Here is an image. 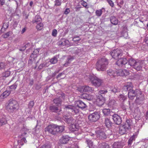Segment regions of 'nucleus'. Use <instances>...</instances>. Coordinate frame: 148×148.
<instances>
[{
    "label": "nucleus",
    "instance_id": "f257e3e1",
    "mask_svg": "<svg viewBox=\"0 0 148 148\" xmlns=\"http://www.w3.org/2000/svg\"><path fill=\"white\" fill-rule=\"evenodd\" d=\"M87 106L82 101L80 100H78L75 102V134L78 135L79 133L77 132L79 130L80 127L79 125V123L81 122L80 116L79 114V110H83Z\"/></svg>",
    "mask_w": 148,
    "mask_h": 148
},
{
    "label": "nucleus",
    "instance_id": "f03ea898",
    "mask_svg": "<svg viewBox=\"0 0 148 148\" xmlns=\"http://www.w3.org/2000/svg\"><path fill=\"white\" fill-rule=\"evenodd\" d=\"M64 130L63 126H58L56 124H51L48 125L45 129V132H48L53 135L61 133Z\"/></svg>",
    "mask_w": 148,
    "mask_h": 148
},
{
    "label": "nucleus",
    "instance_id": "7ed1b4c3",
    "mask_svg": "<svg viewBox=\"0 0 148 148\" xmlns=\"http://www.w3.org/2000/svg\"><path fill=\"white\" fill-rule=\"evenodd\" d=\"M108 64V60L105 57L99 59L96 64V69L99 71H105Z\"/></svg>",
    "mask_w": 148,
    "mask_h": 148
},
{
    "label": "nucleus",
    "instance_id": "20e7f679",
    "mask_svg": "<svg viewBox=\"0 0 148 148\" xmlns=\"http://www.w3.org/2000/svg\"><path fill=\"white\" fill-rule=\"evenodd\" d=\"M112 134L111 131L109 129L106 130L104 129H101L96 131V136L100 140H104L109 137Z\"/></svg>",
    "mask_w": 148,
    "mask_h": 148
},
{
    "label": "nucleus",
    "instance_id": "39448f33",
    "mask_svg": "<svg viewBox=\"0 0 148 148\" xmlns=\"http://www.w3.org/2000/svg\"><path fill=\"white\" fill-rule=\"evenodd\" d=\"M8 102L7 108L10 112H15L19 108V104L15 100L11 99L9 100Z\"/></svg>",
    "mask_w": 148,
    "mask_h": 148
},
{
    "label": "nucleus",
    "instance_id": "423d86ee",
    "mask_svg": "<svg viewBox=\"0 0 148 148\" xmlns=\"http://www.w3.org/2000/svg\"><path fill=\"white\" fill-rule=\"evenodd\" d=\"M89 78L92 85L96 87H100L103 83L102 79L97 77L94 75L90 76Z\"/></svg>",
    "mask_w": 148,
    "mask_h": 148
},
{
    "label": "nucleus",
    "instance_id": "0eeeda50",
    "mask_svg": "<svg viewBox=\"0 0 148 148\" xmlns=\"http://www.w3.org/2000/svg\"><path fill=\"white\" fill-rule=\"evenodd\" d=\"M63 120L66 122L71 125L69 127V129L71 132H74V128L73 127V119L72 116L71 115H64L63 117Z\"/></svg>",
    "mask_w": 148,
    "mask_h": 148
},
{
    "label": "nucleus",
    "instance_id": "6e6552de",
    "mask_svg": "<svg viewBox=\"0 0 148 148\" xmlns=\"http://www.w3.org/2000/svg\"><path fill=\"white\" fill-rule=\"evenodd\" d=\"M110 54L113 58L117 60L122 55V51L120 49L112 50L111 51Z\"/></svg>",
    "mask_w": 148,
    "mask_h": 148
},
{
    "label": "nucleus",
    "instance_id": "1a4fd4ad",
    "mask_svg": "<svg viewBox=\"0 0 148 148\" xmlns=\"http://www.w3.org/2000/svg\"><path fill=\"white\" fill-rule=\"evenodd\" d=\"M142 92L139 90H133L132 88L131 89L129 92H128V95L129 99L131 100L134 99L135 97L141 95Z\"/></svg>",
    "mask_w": 148,
    "mask_h": 148
},
{
    "label": "nucleus",
    "instance_id": "9d476101",
    "mask_svg": "<svg viewBox=\"0 0 148 148\" xmlns=\"http://www.w3.org/2000/svg\"><path fill=\"white\" fill-rule=\"evenodd\" d=\"M100 117V112L96 111L89 115L88 116V119L91 122H95L99 119Z\"/></svg>",
    "mask_w": 148,
    "mask_h": 148
},
{
    "label": "nucleus",
    "instance_id": "9b49d317",
    "mask_svg": "<svg viewBox=\"0 0 148 148\" xmlns=\"http://www.w3.org/2000/svg\"><path fill=\"white\" fill-rule=\"evenodd\" d=\"M143 61L140 60H137L133 68L137 71H140L142 69Z\"/></svg>",
    "mask_w": 148,
    "mask_h": 148
},
{
    "label": "nucleus",
    "instance_id": "f8f14e48",
    "mask_svg": "<svg viewBox=\"0 0 148 148\" xmlns=\"http://www.w3.org/2000/svg\"><path fill=\"white\" fill-rule=\"evenodd\" d=\"M127 62V60L125 58H122L119 59L116 62V64L119 66L122 67L126 64Z\"/></svg>",
    "mask_w": 148,
    "mask_h": 148
},
{
    "label": "nucleus",
    "instance_id": "ddd939ff",
    "mask_svg": "<svg viewBox=\"0 0 148 148\" xmlns=\"http://www.w3.org/2000/svg\"><path fill=\"white\" fill-rule=\"evenodd\" d=\"M112 119L114 122L117 125H120L122 120L121 117L117 114H115L112 115Z\"/></svg>",
    "mask_w": 148,
    "mask_h": 148
},
{
    "label": "nucleus",
    "instance_id": "4468645a",
    "mask_svg": "<svg viewBox=\"0 0 148 148\" xmlns=\"http://www.w3.org/2000/svg\"><path fill=\"white\" fill-rule=\"evenodd\" d=\"M144 99V96L142 93H141V95L137 97L135 100V102L137 104H142L143 103V101Z\"/></svg>",
    "mask_w": 148,
    "mask_h": 148
},
{
    "label": "nucleus",
    "instance_id": "2eb2a0df",
    "mask_svg": "<svg viewBox=\"0 0 148 148\" xmlns=\"http://www.w3.org/2000/svg\"><path fill=\"white\" fill-rule=\"evenodd\" d=\"M128 130L129 127H127L126 125H121L120 126L119 133L121 135H123L125 134Z\"/></svg>",
    "mask_w": 148,
    "mask_h": 148
},
{
    "label": "nucleus",
    "instance_id": "dca6fc26",
    "mask_svg": "<svg viewBox=\"0 0 148 148\" xmlns=\"http://www.w3.org/2000/svg\"><path fill=\"white\" fill-rule=\"evenodd\" d=\"M125 145L123 141L115 142L112 145V148H123Z\"/></svg>",
    "mask_w": 148,
    "mask_h": 148
},
{
    "label": "nucleus",
    "instance_id": "f3484780",
    "mask_svg": "<svg viewBox=\"0 0 148 148\" xmlns=\"http://www.w3.org/2000/svg\"><path fill=\"white\" fill-rule=\"evenodd\" d=\"M50 110L53 112L57 113L58 114H59V112L62 111L61 108L59 109L58 107L54 105L51 106L49 107Z\"/></svg>",
    "mask_w": 148,
    "mask_h": 148
},
{
    "label": "nucleus",
    "instance_id": "a211bd4d",
    "mask_svg": "<svg viewBox=\"0 0 148 148\" xmlns=\"http://www.w3.org/2000/svg\"><path fill=\"white\" fill-rule=\"evenodd\" d=\"M129 75V72L126 69L120 70L117 71V75L120 76H126Z\"/></svg>",
    "mask_w": 148,
    "mask_h": 148
},
{
    "label": "nucleus",
    "instance_id": "6ab92c4d",
    "mask_svg": "<svg viewBox=\"0 0 148 148\" xmlns=\"http://www.w3.org/2000/svg\"><path fill=\"white\" fill-rule=\"evenodd\" d=\"M69 42L68 40L64 38H62L58 42V45L59 46H64L68 45Z\"/></svg>",
    "mask_w": 148,
    "mask_h": 148
},
{
    "label": "nucleus",
    "instance_id": "aec40b11",
    "mask_svg": "<svg viewBox=\"0 0 148 148\" xmlns=\"http://www.w3.org/2000/svg\"><path fill=\"white\" fill-rule=\"evenodd\" d=\"M104 123L105 126L108 128L111 127L112 124V123L110 120L108 118H106L104 119Z\"/></svg>",
    "mask_w": 148,
    "mask_h": 148
},
{
    "label": "nucleus",
    "instance_id": "412c9836",
    "mask_svg": "<svg viewBox=\"0 0 148 148\" xmlns=\"http://www.w3.org/2000/svg\"><path fill=\"white\" fill-rule=\"evenodd\" d=\"M69 140V138L67 136H63L60 140V143L62 144L66 143Z\"/></svg>",
    "mask_w": 148,
    "mask_h": 148
},
{
    "label": "nucleus",
    "instance_id": "4be33fe9",
    "mask_svg": "<svg viewBox=\"0 0 148 148\" xmlns=\"http://www.w3.org/2000/svg\"><path fill=\"white\" fill-rule=\"evenodd\" d=\"M116 105V101L114 99H110L108 103V106L110 108H113Z\"/></svg>",
    "mask_w": 148,
    "mask_h": 148
},
{
    "label": "nucleus",
    "instance_id": "5701e85b",
    "mask_svg": "<svg viewBox=\"0 0 148 148\" xmlns=\"http://www.w3.org/2000/svg\"><path fill=\"white\" fill-rule=\"evenodd\" d=\"M107 72L108 75L112 77H115L117 74V71L109 69L107 70Z\"/></svg>",
    "mask_w": 148,
    "mask_h": 148
},
{
    "label": "nucleus",
    "instance_id": "b1692460",
    "mask_svg": "<svg viewBox=\"0 0 148 148\" xmlns=\"http://www.w3.org/2000/svg\"><path fill=\"white\" fill-rule=\"evenodd\" d=\"M102 112L104 115L106 116L111 115V114L112 112V111H111L110 109L106 108L103 109Z\"/></svg>",
    "mask_w": 148,
    "mask_h": 148
},
{
    "label": "nucleus",
    "instance_id": "393cba45",
    "mask_svg": "<svg viewBox=\"0 0 148 148\" xmlns=\"http://www.w3.org/2000/svg\"><path fill=\"white\" fill-rule=\"evenodd\" d=\"M110 20L111 23L114 25H116L118 24V20L115 16H112L110 17Z\"/></svg>",
    "mask_w": 148,
    "mask_h": 148
},
{
    "label": "nucleus",
    "instance_id": "a878e982",
    "mask_svg": "<svg viewBox=\"0 0 148 148\" xmlns=\"http://www.w3.org/2000/svg\"><path fill=\"white\" fill-rule=\"evenodd\" d=\"M82 98L88 100H90L92 99V97L91 95L86 93L82 94Z\"/></svg>",
    "mask_w": 148,
    "mask_h": 148
},
{
    "label": "nucleus",
    "instance_id": "bb28decb",
    "mask_svg": "<svg viewBox=\"0 0 148 148\" xmlns=\"http://www.w3.org/2000/svg\"><path fill=\"white\" fill-rule=\"evenodd\" d=\"M132 88V84H130L129 85H125L123 87V90L124 91H128V92H129Z\"/></svg>",
    "mask_w": 148,
    "mask_h": 148
},
{
    "label": "nucleus",
    "instance_id": "cd10ccee",
    "mask_svg": "<svg viewBox=\"0 0 148 148\" xmlns=\"http://www.w3.org/2000/svg\"><path fill=\"white\" fill-rule=\"evenodd\" d=\"M11 90L5 91L1 94L0 96V97L1 98H6L9 95L11 92Z\"/></svg>",
    "mask_w": 148,
    "mask_h": 148
},
{
    "label": "nucleus",
    "instance_id": "c85d7f7f",
    "mask_svg": "<svg viewBox=\"0 0 148 148\" xmlns=\"http://www.w3.org/2000/svg\"><path fill=\"white\" fill-rule=\"evenodd\" d=\"M39 49H35L30 55V58H37L38 56V54Z\"/></svg>",
    "mask_w": 148,
    "mask_h": 148
},
{
    "label": "nucleus",
    "instance_id": "c756f323",
    "mask_svg": "<svg viewBox=\"0 0 148 148\" xmlns=\"http://www.w3.org/2000/svg\"><path fill=\"white\" fill-rule=\"evenodd\" d=\"M83 89H84V92H92L94 91L93 88L87 86H83Z\"/></svg>",
    "mask_w": 148,
    "mask_h": 148
},
{
    "label": "nucleus",
    "instance_id": "7c9ffc66",
    "mask_svg": "<svg viewBox=\"0 0 148 148\" xmlns=\"http://www.w3.org/2000/svg\"><path fill=\"white\" fill-rule=\"evenodd\" d=\"M42 18L39 15H36L35 18L32 21L34 23H36V24L39 23L41 22Z\"/></svg>",
    "mask_w": 148,
    "mask_h": 148
},
{
    "label": "nucleus",
    "instance_id": "2f4dec72",
    "mask_svg": "<svg viewBox=\"0 0 148 148\" xmlns=\"http://www.w3.org/2000/svg\"><path fill=\"white\" fill-rule=\"evenodd\" d=\"M73 57H71V56L68 58H67L66 62L63 64V66L65 67H66L68 66L69 64H70L71 61L73 60Z\"/></svg>",
    "mask_w": 148,
    "mask_h": 148
},
{
    "label": "nucleus",
    "instance_id": "473e14b6",
    "mask_svg": "<svg viewBox=\"0 0 148 148\" xmlns=\"http://www.w3.org/2000/svg\"><path fill=\"white\" fill-rule=\"evenodd\" d=\"M7 123V121L5 117H3L0 119V126H1L4 125Z\"/></svg>",
    "mask_w": 148,
    "mask_h": 148
},
{
    "label": "nucleus",
    "instance_id": "72a5a7b5",
    "mask_svg": "<svg viewBox=\"0 0 148 148\" xmlns=\"http://www.w3.org/2000/svg\"><path fill=\"white\" fill-rule=\"evenodd\" d=\"M136 62L137 60H136L133 58H131L128 61V64L130 66L133 67Z\"/></svg>",
    "mask_w": 148,
    "mask_h": 148
},
{
    "label": "nucleus",
    "instance_id": "f704fd0d",
    "mask_svg": "<svg viewBox=\"0 0 148 148\" xmlns=\"http://www.w3.org/2000/svg\"><path fill=\"white\" fill-rule=\"evenodd\" d=\"M97 99L101 102V104H103L105 101V98L102 95H99L97 96Z\"/></svg>",
    "mask_w": 148,
    "mask_h": 148
},
{
    "label": "nucleus",
    "instance_id": "c9c22d12",
    "mask_svg": "<svg viewBox=\"0 0 148 148\" xmlns=\"http://www.w3.org/2000/svg\"><path fill=\"white\" fill-rule=\"evenodd\" d=\"M54 103L56 104L57 106H59L60 105L61 103V100L59 98H58L54 99L53 100Z\"/></svg>",
    "mask_w": 148,
    "mask_h": 148
},
{
    "label": "nucleus",
    "instance_id": "e433bc0d",
    "mask_svg": "<svg viewBox=\"0 0 148 148\" xmlns=\"http://www.w3.org/2000/svg\"><path fill=\"white\" fill-rule=\"evenodd\" d=\"M109 145L108 144L103 142L99 145V148H109Z\"/></svg>",
    "mask_w": 148,
    "mask_h": 148
},
{
    "label": "nucleus",
    "instance_id": "4c0bfd02",
    "mask_svg": "<svg viewBox=\"0 0 148 148\" xmlns=\"http://www.w3.org/2000/svg\"><path fill=\"white\" fill-rule=\"evenodd\" d=\"M86 142H87L89 148H93V142L91 140L87 139L86 140Z\"/></svg>",
    "mask_w": 148,
    "mask_h": 148
},
{
    "label": "nucleus",
    "instance_id": "58836bf2",
    "mask_svg": "<svg viewBox=\"0 0 148 148\" xmlns=\"http://www.w3.org/2000/svg\"><path fill=\"white\" fill-rule=\"evenodd\" d=\"M12 34L13 33L12 32L10 31L8 32L5 34H3L2 35V36L4 38H7L10 36L12 35Z\"/></svg>",
    "mask_w": 148,
    "mask_h": 148
},
{
    "label": "nucleus",
    "instance_id": "ea45409f",
    "mask_svg": "<svg viewBox=\"0 0 148 148\" xmlns=\"http://www.w3.org/2000/svg\"><path fill=\"white\" fill-rule=\"evenodd\" d=\"M21 138V140L18 141V143L20 145H22L24 144L23 143H25L27 142V140L25 137H23Z\"/></svg>",
    "mask_w": 148,
    "mask_h": 148
},
{
    "label": "nucleus",
    "instance_id": "a19ab883",
    "mask_svg": "<svg viewBox=\"0 0 148 148\" xmlns=\"http://www.w3.org/2000/svg\"><path fill=\"white\" fill-rule=\"evenodd\" d=\"M52 145L50 143H46L41 146L40 148H51Z\"/></svg>",
    "mask_w": 148,
    "mask_h": 148
},
{
    "label": "nucleus",
    "instance_id": "79ce46f5",
    "mask_svg": "<svg viewBox=\"0 0 148 148\" xmlns=\"http://www.w3.org/2000/svg\"><path fill=\"white\" fill-rule=\"evenodd\" d=\"M119 98L120 100L123 101H125L127 99V97L123 94L120 95L119 97Z\"/></svg>",
    "mask_w": 148,
    "mask_h": 148
},
{
    "label": "nucleus",
    "instance_id": "37998d69",
    "mask_svg": "<svg viewBox=\"0 0 148 148\" xmlns=\"http://www.w3.org/2000/svg\"><path fill=\"white\" fill-rule=\"evenodd\" d=\"M34 101H30L28 103V108H29L30 110H32L33 107L34 106Z\"/></svg>",
    "mask_w": 148,
    "mask_h": 148
},
{
    "label": "nucleus",
    "instance_id": "c03bdc74",
    "mask_svg": "<svg viewBox=\"0 0 148 148\" xmlns=\"http://www.w3.org/2000/svg\"><path fill=\"white\" fill-rule=\"evenodd\" d=\"M58 58L56 56H54L50 60V62L51 64H55L58 62Z\"/></svg>",
    "mask_w": 148,
    "mask_h": 148
},
{
    "label": "nucleus",
    "instance_id": "a18cd8bd",
    "mask_svg": "<svg viewBox=\"0 0 148 148\" xmlns=\"http://www.w3.org/2000/svg\"><path fill=\"white\" fill-rule=\"evenodd\" d=\"M102 12V9L97 10L95 11V14L97 16L99 17L101 15Z\"/></svg>",
    "mask_w": 148,
    "mask_h": 148
},
{
    "label": "nucleus",
    "instance_id": "49530a36",
    "mask_svg": "<svg viewBox=\"0 0 148 148\" xmlns=\"http://www.w3.org/2000/svg\"><path fill=\"white\" fill-rule=\"evenodd\" d=\"M10 71H7L2 73V76L3 77H9L10 75Z\"/></svg>",
    "mask_w": 148,
    "mask_h": 148
},
{
    "label": "nucleus",
    "instance_id": "de8ad7c7",
    "mask_svg": "<svg viewBox=\"0 0 148 148\" xmlns=\"http://www.w3.org/2000/svg\"><path fill=\"white\" fill-rule=\"evenodd\" d=\"M36 24L37 25L36 26V28L37 29L40 30L43 28V25L42 23H41V22Z\"/></svg>",
    "mask_w": 148,
    "mask_h": 148
},
{
    "label": "nucleus",
    "instance_id": "09e8293b",
    "mask_svg": "<svg viewBox=\"0 0 148 148\" xmlns=\"http://www.w3.org/2000/svg\"><path fill=\"white\" fill-rule=\"evenodd\" d=\"M135 136L134 135H133L129 139V141L128 142V144L129 145H131L133 140H135Z\"/></svg>",
    "mask_w": 148,
    "mask_h": 148
},
{
    "label": "nucleus",
    "instance_id": "8fccbe9b",
    "mask_svg": "<svg viewBox=\"0 0 148 148\" xmlns=\"http://www.w3.org/2000/svg\"><path fill=\"white\" fill-rule=\"evenodd\" d=\"M47 65V64L46 62L42 63L39 65L38 68L39 70H40L44 67H47L48 66Z\"/></svg>",
    "mask_w": 148,
    "mask_h": 148
},
{
    "label": "nucleus",
    "instance_id": "3c124183",
    "mask_svg": "<svg viewBox=\"0 0 148 148\" xmlns=\"http://www.w3.org/2000/svg\"><path fill=\"white\" fill-rule=\"evenodd\" d=\"M35 58H30V57L28 61V64L29 65H32L33 63L35 62Z\"/></svg>",
    "mask_w": 148,
    "mask_h": 148
},
{
    "label": "nucleus",
    "instance_id": "603ef678",
    "mask_svg": "<svg viewBox=\"0 0 148 148\" xmlns=\"http://www.w3.org/2000/svg\"><path fill=\"white\" fill-rule=\"evenodd\" d=\"M111 91L114 93H116L119 92L120 89L118 88L117 87L114 86L112 88Z\"/></svg>",
    "mask_w": 148,
    "mask_h": 148
},
{
    "label": "nucleus",
    "instance_id": "864d4df0",
    "mask_svg": "<svg viewBox=\"0 0 148 148\" xmlns=\"http://www.w3.org/2000/svg\"><path fill=\"white\" fill-rule=\"evenodd\" d=\"M108 92V90L105 89L104 90H100L98 92L99 95H102V94H105Z\"/></svg>",
    "mask_w": 148,
    "mask_h": 148
},
{
    "label": "nucleus",
    "instance_id": "5fc2aeb1",
    "mask_svg": "<svg viewBox=\"0 0 148 148\" xmlns=\"http://www.w3.org/2000/svg\"><path fill=\"white\" fill-rule=\"evenodd\" d=\"M6 64L3 62H0V70L4 69L5 68Z\"/></svg>",
    "mask_w": 148,
    "mask_h": 148
},
{
    "label": "nucleus",
    "instance_id": "6e6d98bb",
    "mask_svg": "<svg viewBox=\"0 0 148 148\" xmlns=\"http://www.w3.org/2000/svg\"><path fill=\"white\" fill-rule=\"evenodd\" d=\"M127 27L126 26H124L123 27V28L122 29V34H127Z\"/></svg>",
    "mask_w": 148,
    "mask_h": 148
},
{
    "label": "nucleus",
    "instance_id": "4d7b16f0",
    "mask_svg": "<svg viewBox=\"0 0 148 148\" xmlns=\"http://www.w3.org/2000/svg\"><path fill=\"white\" fill-rule=\"evenodd\" d=\"M55 6H60L61 3V0H56V1H55Z\"/></svg>",
    "mask_w": 148,
    "mask_h": 148
},
{
    "label": "nucleus",
    "instance_id": "13d9d810",
    "mask_svg": "<svg viewBox=\"0 0 148 148\" xmlns=\"http://www.w3.org/2000/svg\"><path fill=\"white\" fill-rule=\"evenodd\" d=\"M76 90L79 92H84V89H83V86H80L77 88Z\"/></svg>",
    "mask_w": 148,
    "mask_h": 148
},
{
    "label": "nucleus",
    "instance_id": "bf43d9fd",
    "mask_svg": "<svg viewBox=\"0 0 148 148\" xmlns=\"http://www.w3.org/2000/svg\"><path fill=\"white\" fill-rule=\"evenodd\" d=\"M131 124V122H130V120H126V123L124 125H126L127 127H129V128Z\"/></svg>",
    "mask_w": 148,
    "mask_h": 148
},
{
    "label": "nucleus",
    "instance_id": "052dcab7",
    "mask_svg": "<svg viewBox=\"0 0 148 148\" xmlns=\"http://www.w3.org/2000/svg\"><path fill=\"white\" fill-rule=\"evenodd\" d=\"M82 2L81 4L82 5H83L84 7H85L86 8H88L87 3L86 2H85L84 1H82Z\"/></svg>",
    "mask_w": 148,
    "mask_h": 148
},
{
    "label": "nucleus",
    "instance_id": "680f3d73",
    "mask_svg": "<svg viewBox=\"0 0 148 148\" xmlns=\"http://www.w3.org/2000/svg\"><path fill=\"white\" fill-rule=\"evenodd\" d=\"M74 108V107L73 106L69 105L65 106L64 108L70 109L73 111Z\"/></svg>",
    "mask_w": 148,
    "mask_h": 148
},
{
    "label": "nucleus",
    "instance_id": "e2e57ef3",
    "mask_svg": "<svg viewBox=\"0 0 148 148\" xmlns=\"http://www.w3.org/2000/svg\"><path fill=\"white\" fill-rule=\"evenodd\" d=\"M17 85L15 83L13 85L10 86L9 87V88L12 90H15L17 87Z\"/></svg>",
    "mask_w": 148,
    "mask_h": 148
},
{
    "label": "nucleus",
    "instance_id": "0e129e2a",
    "mask_svg": "<svg viewBox=\"0 0 148 148\" xmlns=\"http://www.w3.org/2000/svg\"><path fill=\"white\" fill-rule=\"evenodd\" d=\"M26 134L27 133L25 132H22L21 134L18 136V137L20 138L23 137H25V136Z\"/></svg>",
    "mask_w": 148,
    "mask_h": 148
},
{
    "label": "nucleus",
    "instance_id": "69168bd1",
    "mask_svg": "<svg viewBox=\"0 0 148 148\" xmlns=\"http://www.w3.org/2000/svg\"><path fill=\"white\" fill-rule=\"evenodd\" d=\"M9 26V24L8 23H4L3 24L2 28H1V30L2 29V28H3L4 29L7 28Z\"/></svg>",
    "mask_w": 148,
    "mask_h": 148
},
{
    "label": "nucleus",
    "instance_id": "338daca9",
    "mask_svg": "<svg viewBox=\"0 0 148 148\" xmlns=\"http://www.w3.org/2000/svg\"><path fill=\"white\" fill-rule=\"evenodd\" d=\"M107 1L110 5L112 7L114 6V3L111 0H107Z\"/></svg>",
    "mask_w": 148,
    "mask_h": 148
},
{
    "label": "nucleus",
    "instance_id": "774afa93",
    "mask_svg": "<svg viewBox=\"0 0 148 148\" xmlns=\"http://www.w3.org/2000/svg\"><path fill=\"white\" fill-rule=\"evenodd\" d=\"M57 30L56 29H54L52 32V35L54 37H56L57 34Z\"/></svg>",
    "mask_w": 148,
    "mask_h": 148
}]
</instances>
